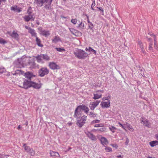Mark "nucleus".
Listing matches in <instances>:
<instances>
[{"instance_id": "nucleus-1", "label": "nucleus", "mask_w": 158, "mask_h": 158, "mask_svg": "<svg viewBox=\"0 0 158 158\" xmlns=\"http://www.w3.org/2000/svg\"><path fill=\"white\" fill-rule=\"evenodd\" d=\"M81 110H84V112L86 114L88 113L89 110L88 107L84 105L79 106L76 109L74 116L75 118H77V124L80 127H82L85 123L86 120V119L87 118V116L85 115L83 116L81 118L78 117L79 114H80Z\"/></svg>"}, {"instance_id": "nucleus-2", "label": "nucleus", "mask_w": 158, "mask_h": 158, "mask_svg": "<svg viewBox=\"0 0 158 158\" xmlns=\"http://www.w3.org/2000/svg\"><path fill=\"white\" fill-rule=\"evenodd\" d=\"M76 56L79 59H84L89 57V54L81 49H78L74 52Z\"/></svg>"}, {"instance_id": "nucleus-3", "label": "nucleus", "mask_w": 158, "mask_h": 158, "mask_svg": "<svg viewBox=\"0 0 158 158\" xmlns=\"http://www.w3.org/2000/svg\"><path fill=\"white\" fill-rule=\"evenodd\" d=\"M31 82L32 81L26 79L24 80L23 82L19 81V86L20 87L27 89L31 87Z\"/></svg>"}, {"instance_id": "nucleus-4", "label": "nucleus", "mask_w": 158, "mask_h": 158, "mask_svg": "<svg viewBox=\"0 0 158 158\" xmlns=\"http://www.w3.org/2000/svg\"><path fill=\"white\" fill-rule=\"evenodd\" d=\"M27 15H25L23 17L25 21L26 22H28L30 20L34 21L35 17L34 14H31V13L28 10L27 11Z\"/></svg>"}, {"instance_id": "nucleus-5", "label": "nucleus", "mask_w": 158, "mask_h": 158, "mask_svg": "<svg viewBox=\"0 0 158 158\" xmlns=\"http://www.w3.org/2000/svg\"><path fill=\"white\" fill-rule=\"evenodd\" d=\"M103 101L101 102V105L102 108H108L110 106V100L106 98H102Z\"/></svg>"}, {"instance_id": "nucleus-6", "label": "nucleus", "mask_w": 158, "mask_h": 158, "mask_svg": "<svg viewBox=\"0 0 158 158\" xmlns=\"http://www.w3.org/2000/svg\"><path fill=\"white\" fill-rule=\"evenodd\" d=\"M49 73L48 70L46 68H41L39 71V73L41 77H43L45 75Z\"/></svg>"}, {"instance_id": "nucleus-7", "label": "nucleus", "mask_w": 158, "mask_h": 158, "mask_svg": "<svg viewBox=\"0 0 158 158\" xmlns=\"http://www.w3.org/2000/svg\"><path fill=\"white\" fill-rule=\"evenodd\" d=\"M141 123L145 126L148 127H150V123L149 121L145 118L142 117L140 119Z\"/></svg>"}, {"instance_id": "nucleus-8", "label": "nucleus", "mask_w": 158, "mask_h": 158, "mask_svg": "<svg viewBox=\"0 0 158 158\" xmlns=\"http://www.w3.org/2000/svg\"><path fill=\"white\" fill-rule=\"evenodd\" d=\"M103 93L102 90H98L94 94L93 98L94 99H99L102 97V94Z\"/></svg>"}, {"instance_id": "nucleus-9", "label": "nucleus", "mask_w": 158, "mask_h": 158, "mask_svg": "<svg viewBox=\"0 0 158 158\" xmlns=\"http://www.w3.org/2000/svg\"><path fill=\"white\" fill-rule=\"evenodd\" d=\"M49 68L53 70L58 69H60V67L55 62H50L49 63Z\"/></svg>"}, {"instance_id": "nucleus-10", "label": "nucleus", "mask_w": 158, "mask_h": 158, "mask_svg": "<svg viewBox=\"0 0 158 158\" xmlns=\"http://www.w3.org/2000/svg\"><path fill=\"white\" fill-rule=\"evenodd\" d=\"M50 156L53 158H61L58 152L50 150L49 152Z\"/></svg>"}, {"instance_id": "nucleus-11", "label": "nucleus", "mask_w": 158, "mask_h": 158, "mask_svg": "<svg viewBox=\"0 0 158 158\" xmlns=\"http://www.w3.org/2000/svg\"><path fill=\"white\" fill-rule=\"evenodd\" d=\"M7 33L10 35L12 38L15 39L17 40H19V34L15 31H13L12 34H11L10 32L9 31L7 32Z\"/></svg>"}, {"instance_id": "nucleus-12", "label": "nucleus", "mask_w": 158, "mask_h": 158, "mask_svg": "<svg viewBox=\"0 0 158 158\" xmlns=\"http://www.w3.org/2000/svg\"><path fill=\"white\" fill-rule=\"evenodd\" d=\"M100 101L97 100L95 102H91L89 104V107L92 110H94L100 102Z\"/></svg>"}, {"instance_id": "nucleus-13", "label": "nucleus", "mask_w": 158, "mask_h": 158, "mask_svg": "<svg viewBox=\"0 0 158 158\" xmlns=\"http://www.w3.org/2000/svg\"><path fill=\"white\" fill-rule=\"evenodd\" d=\"M53 0H44V3H45L44 7L48 9H50L51 8V5Z\"/></svg>"}, {"instance_id": "nucleus-14", "label": "nucleus", "mask_w": 158, "mask_h": 158, "mask_svg": "<svg viewBox=\"0 0 158 158\" xmlns=\"http://www.w3.org/2000/svg\"><path fill=\"white\" fill-rule=\"evenodd\" d=\"M42 85V84L40 83H37L32 81L31 87H33L35 89H39L41 88Z\"/></svg>"}, {"instance_id": "nucleus-15", "label": "nucleus", "mask_w": 158, "mask_h": 158, "mask_svg": "<svg viewBox=\"0 0 158 158\" xmlns=\"http://www.w3.org/2000/svg\"><path fill=\"white\" fill-rule=\"evenodd\" d=\"M100 141L103 146H105L108 143V140L105 137H102L100 139Z\"/></svg>"}, {"instance_id": "nucleus-16", "label": "nucleus", "mask_w": 158, "mask_h": 158, "mask_svg": "<svg viewBox=\"0 0 158 158\" xmlns=\"http://www.w3.org/2000/svg\"><path fill=\"white\" fill-rule=\"evenodd\" d=\"M24 76L26 77L29 80H31L32 77H35V75H34L32 73L29 72L26 73L24 74Z\"/></svg>"}, {"instance_id": "nucleus-17", "label": "nucleus", "mask_w": 158, "mask_h": 158, "mask_svg": "<svg viewBox=\"0 0 158 158\" xmlns=\"http://www.w3.org/2000/svg\"><path fill=\"white\" fill-rule=\"evenodd\" d=\"M40 31V34L44 36L45 37H48L50 35V31H49L42 30L41 29Z\"/></svg>"}, {"instance_id": "nucleus-18", "label": "nucleus", "mask_w": 158, "mask_h": 158, "mask_svg": "<svg viewBox=\"0 0 158 158\" xmlns=\"http://www.w3.org/2000/svg\"><path fill=\"white\" fill-rule=\"evenodd\" d=\"M138 44L139 47H140V48L141 49L142 52L144 54H145L146 53V52L144 48L143 44L142 42H141V41H139Z\"/></svg>"}, {"instance_id": "nucleus-19", "label": "nucleus", "mask_w": 158, "mask_h": 158, "mask_svg": "<svg viewBox=\"0 0 158 158\" xmlns=\"http://www.w3.org/2000/svg\"><path fill=\"white\" fill-rule=\"evenodd\" d=\"M85 134L87 135V136L91 139L92 140H94L95 139V137L94 135L92 134L89 131L85 132Z\"/></svg>"}, {"instance_id": "nucleus-20", "label": "nucleus", "mask_w": 158, "mask_h": 158, "mask_svg": "<svg viewBox=\"0 0 158 158\" xmlns=\"http://www.w3.org/2000/svg\"><path fill=\"white\" fill-rule=\"evenodd\" d=\"M34 3L36 4L38 6L41 7L44 3V0H35Z\"/></svg>"}, {"instance_id": "nucleus-21", "label": "nucleus", "mask_w": 158, "mask_h": 158, "mask_svg": "<svg viewBox=\"0 0 158 158\" xmlns=\"http://www.w3.org/2000/svg\"><path fill=\"white\" fill-rule=\"evenodd\" d=\"M10 9L12 10L16 11L18 12H20L21 11L20 8H18V6L16 5H14L11 7Z\"/></svg>"}, {"instance_id": "nucleus-22", "label": "nucleus", "mask_w": 158, "mask_h": 158, "mask_svg": "<svg viewBox=\"0 0 158 158\" xmlns=\"http://www.w3.org/2000/svg\"><path fill=\"white\" fill-rule=\"evenodd\" d=\"M106 130V127H102L100 128H98L97 129H94L93 130V131L98 132H103L105 131Z\"/></svg>"}, {"instance_id": "nucleus-23", "label": "nucleus", "mask_w": 158, "mask_h": 158, "mask_svg": "<svg viewBox=\"0 0 158 158\" xmlns=\"http://www.w3.org/2000/svg\"><path fill=\"white\" fill-rule=\"evenodd\" d=\"M23 147H24V150L27 152H30L31 150V148L29 146H27L25 143L23 144Z\"/></svg>"}, {"instance_id": "nucleus-24", "label": "nucleus", "mask_w": 158, "mask_h": 158, "mask_svg": "<svg viewBox=\"0 0 158 158\" xmlns=\"http://www.w3.org/2000/svg\"><path fill=\"white\" fill-rule=\"evenodd\" d=\"M60 41V38L58 36H56L52 40V42L53 43H56Z\"/></svg>"}, {"instance_id": "nucleus-25", "label": "nucleus", "mask_w": 158, "mask_h": 158, "mask_svg": "<svg viewBox=\"0 0 158 158\" xmlns=\"http://www.w3.org/2000/svg\"><path fill=\"white\" fill-rule=\"evenodd\" d=\"M37 60L38 62H40L43 59L42 54L40 55H38L35 57Z\"/></svg>"}, {"instance_id": "nucleus-26", "label": "nucleus", "mask_w": 158, "mask_h": 158, "mask_svg": "<svg viewBox=\"0 0 158 158\" xmlns=\"http://www.w3.org/2000/svg\"><path fill=\"white\" fill-rule=\"evenodd\" d=\"M28 32L31 34L32 36H34L35 37L36 36L37 34L35 32V30L33 29H32L31 28L30 30L28 31Z\"/></svg>"}, {"instance_id": "nucleus-27", "label": "nucleus", "mask_w": 158, "mask_h": 158, "mask_svg": "<svg viewBox=\"0 0 158 158\" xmlns=\"http://www.w3.org/2000/svg\"><path fill=\"white\" fill-rule=\"evenodd\" d=\"M150 144L152 147H153L156 145H158V141H153L150 142Z\"/></svg>"}, {"instance_id": "nucleus-28", "label": "nucleus", "mask_w": 158, "mask_h": 158, "mask_svg": "<svg viewBox=\"0 0 158 158\" xmlns=\"http://www.w3.org/2000/svg\"><path fill=\"white\" fill-rule=\"evenodd\" d=\"M36 37V43H37L38 45L40 47H43V45L41 44L40 40V39H39L37 37V36Z\"/></svg>"}, {"instance_id": "nucleus-29", "label": "nucleus", "mask_w": 158, "mask_h": 158, "mask_svg": "<svg viewBox=\"0 0 158 158\" xmlns=\"http://www.w3.org/2000/svg\"><path fill=\"white\" fill-rule=\"evenodd\" d=\"M42 55L43 59L47 61L49 60H50L49 57L46 54H42Z\"/></svg>"}, {"instance_id": "nucleus-30", "label": "nucleus", "mask_w": 158, "mask_h": 158, "mask_svg": "<svg viewBox=\"0 0 158 158\" xmlns=\"http://www.w3.org/2000/svg\"><path fill=\"white\" fill-rule=\"evenodd\" d=\"M109 129L113 133H114L117 129V128L113 126H111L109 127Z\"/></svg>"}, {"instance_id": "nucleus-31", "label": "nucleus", "mask_w": 158, "mask_h": 158, "mask_svg": "<svg viewBox=\"0 0 158 158\" xmlns=\"http://www.w3.org/2000/svg\"><path fill=\"white\" fill-rule=\"evenodd\" d=\"M89 115L90 117L94 118L96 117V114L92 112H90L89 114Z\"/></svg>"}, {"instance_id": "nucleus-32", "label": "nucleus", "mask_w": 158, "mask_h": 158, "mask_svg": "<svg viewBox=\"0 0 158 158\" xmlns=\"http://www.w3.org/2000/svg\"><path fill=\"white\" fill-rule=\"evenodd\" d=\"M105 147V150L106 152H112V150L111 148L110 147H107L106 146Z\"/></svg>"}, {"instance_id": "nucleus-33", "label": "nucleus", "mask_w": 158, "mask_h": 158, "mask_svg": "<svg viewBox=\"0 0 158 158\" xmlns=\"http://www.w3.org/2000/svg\"><path fill=\"white\" fill-rule=\"evenodd\" d=\"M15 73L18 74H23L24 73L21 70H17L15 71Z\"/></svg>"}, {"instance_id": "nucleus-34", "label": "nucleus", "mask_w": 158, "mask_h": 158, "mask_svg": "<svg viewBox=\"0 0 158 158\" xmlns=\"http://www.w3.org/2000/svg\"><path fill=\"white\" fill-rule=\"evenodd\" d=\"M55 49H56V50L57 51H58L59 52H65V49L63 48H55Z\"/></svg>"}, {"instance_id": "nucleus-35", "label": "nucleus", "mask_w": 158, "mask_h": 158, "mask_svg": "<svg viewBox=\"0 0 158 158\" xmlns=\"http://www.w3.org/2000/svg\"><path fill=\"white\" fill-rule=\"evenodd\" d=\"M7 43V41L5 40L4 39L0 38V44H4Z\"/></svg>"}, {"instance_id": "nucleus-36", "label": "nucleus", "mask_w": 158, "mask_h": 158, "mask_svg": "<svg viewBox=\"0 0 158 158\" xmlns=\"http://www.w3.org/2000/svg\"><path fill=\"white\" fill-rule=\"evenodd\" d=\"M6 71L4 67L0 68V74L5 73Z\"/></svg>"}, {"instance_id": "nucleus-37", "label": "nucleus", "mask_w": 158, "mask_h": 158, "mask_svg": "<svg viewBox=\"0 0 158 158\" xmlns=\"http://www.w3.org/2000/svg\"><path fill=\"white\" fill-rule=\"evenodd\" d=\"M78 27L80 28L81 29H83L85 27L84 24L81 22L79 25Z\"/></svg>"}, {"instance_id": "nucleus-38", "label": "nucleus", "mask_w": 158, "mask_h": 158, "mask_svg": "<svg viewBox=\"0 0 158 158\" xmlns=\"http://www.w3.org/2000/svg\"><path fill=\"white\" fill-rule=\"evenodd\" d=\"M104 126V124L103 123H100L98 124H97L95 125L94 126V127H102Z\"/></svg>"}, {"instance_id": "nucleus-39", "label": "nucleus", "mask_w": 158, "mask_h": 158, "mask_svg": "<svg viewBox=\"0 0 158 158\" xmlns=\"http://www.w3.org/2000/svg\"><path fill=\"white\" fill-rule=\"evenodd\" d=\"M153 45V42H151L149 43L148 49L150 50H151L153 48L152 47V45Z\"/></svg>"}, {"instance_id": "nucleus-40", "label": "nucleus", "mask_w": 158, "mask_h": 158, "mask_svg": "<svg viewBox=\"0 0 158 158\" xmlns=\"http://www.w3.org/2000/svg\"><path fill=\"white\" fill-rule=\"evenodd\" d=\"M93 49L91 47H89V48H86L85 50L89 52L92 51Z\"/></svg>"}, {"instance_id": "nucleus-41", "label": "nucleus", "mask_w": 158, "mask_h": 158, "mask_svg": "<svg viewBox=\"0 0 158 158\" xmlns=\"http://www.w3.org/2000/svg\"><path fill=\"white\" fill-rule=\"evenodd\" d=\"M77 22V20L76 19H72L71 20V22L75 24Z\"/></svg>"}, {"instance_id": "nucleus-42", "label": "nucleus", "mask_w": 158, "mask_h": 158, "mask_svg": "<svg viewBox=\"0 0 158 158\" xmlns=\"http://www.w3.org/2000/svg\"><path fill=\"white\" fill-rule=\"evenodd\" d=\"M95 5V3L94 0H93V2L91 6V9L92 10H94V7Z\"/></svg>"}, {"instance_id": "nucleus-43", "label": "nucleus", "mask_w": 158, "mask_h": 158, "mask_svg": "<svg viewBox=\"0 0 158 158\" xmlns=\"http://www.w3.org/2000/svg\"><path fill=\"white\" fill-rule=\"evenodd\" d=\"M30 152L31 156H33L35 155V151L34 150L31 149V151H30Z\"/></svg>"}, {"instance_id": "nucleus-44", "label": "nucleus", "mask_w": 158, "mask_h": 158, "mask_svg": "<svg viewBox=\"0 0 158 158\" xmlns=\"http://www.w3.org/2000/svg\"><path fill=\"white\" fill-rule=\"evenodd\" d=\"M100 121L98 120H95L93 121L92 122V123H99Z\"/></svg>"}, {"instance_id": "nucleus-45", "label": "nucleus", "mask_w": 158, "mask_h": 158, "mask_svg": "<svg viewBox=\"0 0 158 158\" xmlns=\"http://www.w3.org/2000/svg\"><path fill=\"white\" fill-rule=\"evenodd\" d=\"M110 145L112 146L113 147L115 148H117L118 147V145L116 144H110Z\"/></svg>"}, {"instance_id": "nucleus-46", "label": "nucleus", "mask_w": 158, "mask_h": 158, "mask_svg": "<svg viewBox=\"0 0 158 158\" xmlns=\"http://www.w3.org/2000/svg\"><path fill=\"white\" fill-rule=\"evenodd\" d=\"M5 156H9V155H0V158H3Z\"/></svg>"}, {"instance_id": "nucleus-47", "label": "nucleus", "mask_w": 158, "mask_h": 158, "mask_svg": "<svg viewBox=\"0 0 158 158\" xmlns=\"http://www.w3.org/2000/svg\"><path fill=\"white\" fill-rule=\"evenodd\" d=\"M152 37L153 38H154V42H156V35L154 34L152 35Z\"/></svg>"}, {"instance_id": "nucleus-48", "label": "nucleus", "mask_w": 158, "mask_h": 158, "mask_svg": "<svg viewBox=\"0 0 158 158\" xmlns=\"http://www.w3.org/2000/svg\"><path fill=\"white\" fill-rule=\"evenodd\" d=\"M25 28L26 29H28V31H29L30 30V29L31 28V27H28L27 26H25Z\"/></svg>"}, {"instance_id": "nucleus-49", "label": "nucleus", "mask_w": 158, "mask_h": 158, "mask_svg": "<svg viewBox=\"0 0 158 158\" xmlns=\"http://www.w3.org/2000/svg\"><path fill=\"white\" fill-rule=\"evenodd\" d=\"M98 8L99 9V10L102 11V12H104L103 10L102 7H98Z\"/></svg>"}, {"instance_id": "nucleus-50", "label": "nucleus", "mask_w": 158, "mask_h": 158, "mask_svg": "<svg viewBox=\"0 0 158 158\" xmlns=\"http://www.w3.org/2000/svg\"><path fill=\"white\" fill-rule=\"evenodd\" d=\"M155 136L156 139L158 140V134H155Z\"/></svg>"}, {"instance_id": "nucleus-51", "label": "nucleus", "mask_w": 158, "mask_h": 158, "mask_svg": "<svg viewBox=\"0 0 158 158\" xmlns=\"http://www.w3.org/2000/svg\"><path fill=\"white\" fill-rule=\"evenodd\" d=\"M129 130H130V131H133L134 129L133 128L130 127L129 126Z\"/></svg>"}, {"instance_id": "nucleus-52", "label": "nucleus", "mask_w": 158, "mask_h": 158, "mask_svg": "<svg viewBox=\"0 0 158 158\" xmlns=\"http://www.w3.org/2000/svg\"><path fill=\"white\" fill-rule=\"evenodd\" d=\"M156 42H154V47L155 48H156L157 47V45L156 44Z\"/></svg>"}, {"instance_id": "nucleus-53", "label": "nucleus", "mask_w": 158, "mask_h": 158, "mask_svg": "<svg viewBox=\"0 0 158 158\" xmlns=\"http://www.w3.org/2000/svg\"><path fill=\"white\" fill-rule=\"evenodd\" d=\"M6 2V0H0V5L1 4V3L2 2Z\"/></svg>"}, {"instance_id": "nucleus-54", "label": "nucleus", "mask_w": 158, "mask_h": 158, "mask_svg": "<svg viewBox=\"0 0 158 158\" xmlns=\"http://www.w3.org/2000/svg\"><path fill=\"white\" fill-rule=\"evenodd\" d=\"M92 52H94V54L96 55V53H97V51L96 50L93 49Z\"/></svg>"}, {"instance_id": "nucleus-55", "label": "nucleus", "mask_w": 158, "mask_h": 158, "mask_svg": "<svg viewBox=\"0 0 158 158\" xmlns=\"http://www.w3.org/2000/svg\"><path fill=\"white\" fill-rule=\"evenodd\" d=\"M151 40H152V39L151 38H148L147 40L149 42H151Z\"/></svg>"}, {"instance_id": "nucleus-56", "label": "nucleus", "mask_w": 158, "mask_h": 158, "mask_svg": "<svg viewBox=\"0 0 158 158\" xmlns=\"http://www.w3.org/2000/svg\"><path fill=\"white\" fill-rule=\"evenodd\" d=\"M117 158H122L123 156H122L121 155H119L118 156H117Z\"/></svg>"}, {"instance_id": "nucleus-57", "label": "nucleus", "mask_w": 158, "mask_h": 158, "mask_svg": "<svg viewBox=\"0 0 158 158\" xmlns=\"http://www.w3.org/2000/svg\"><path fill=\"white\" fill-rule=\"evenodd\" d=\"M67 124H68L69 126H71L72 125V123L71 122L68 123H67Z\"/></svg>"}, {"instance_id": "nucleus-58", "label": "nucleus", "mask_w": 158, "mask_h": 158, "mask_svg": "<svg viewBox=\"0 0 158 158\" xmlns=\"http://www.w3.org/2000/svg\"><path fill=\"white\" fill-rule=\"evenodd\" d=\"M27 59V58H26V59H25V58L22 59L23 61H25Z\"/></svg>"}, {"instance_id": "nucleus-59", "label": "nucleus", "mask_w": 158, "mask_h": 158, "mask_svg": "<svg viewBox=\"0 0 158 158\" xmlns=\"http://www.w3.org/2000/svg\"><path fill=\"white\" fill-rule=\"evenodd\" d=\"M21 128V127L20 125H19L17 127V129L18 130L20 129Z\"/></svg>"}, {"instance_id": "nucleus-60", "label": "nucleus", "mask_w": 158, "mask_h": 158, "mask_svg": "<svg viewBox=\"0 0 158 158\" xmlns=\"http://www.w3.org/2000/svg\"><path fill=\"white\" fill-rule=\"evenodd\" d=\"M87 19H88L87 22H88V23H90V22L89 21V17L88 16H87Z\"/></svg>"}, {"instance_id": "nucleus-61", "label": "nucleus", "mask_w": 158, "mask_h": 158, "mask_svg": "<svg viewBox=\"0 0 158 158\" xmlns=\"http://www.w3.org/2000/svg\"><path fill=\"white\" fill-rule=\"evenodd\" d=\"M118 124L119 125H120L121 127H122L123 128V125H122V124H121V123H118Z\"/></svg>"}, {"instance_id": "nucleus-62", "label": "nucleus", "mask_w": 158, "mask_h": 158, "mask_svg": "<svg viewBox=\"0 0 158 158\" xmlns=\"http://www.w3.org/2000/svg\"><path fill=\"white\" fill-rule=\"evenodd\" d=\"M89 28H90L91 30H93V27H91L90 26H89Z\"/></svg>"}, {"instance_id": "nucleus-63", "label": "nucleus", "mask_w": 158, "mask_h": 158, "mask_svg": "<svg viewBox=\"0 0 158 158\" xmlns=\"http://www.w3.org/2000/svg\"><path fill=\"white\" fill-rule=\"evenodd\" d=\"M148 34L149 35H150L151 36H152V35H153V34H151V33H149Z\"/></svg>"}, {"instance_id": "nucleus-64", "label": "nucleus", "mask_w": 158, "mask_h": 158, "mask_svg": "<svg viewBox=\"0 0 158 158\" xmlns=\"http://www.w3.org/2000/svg\"><path fill=\"white\" fill-rule=\"evenodd\" d=\"M147 158H155L152 157H150V156H148V157Z\"/></svg>"}]
</instances>
